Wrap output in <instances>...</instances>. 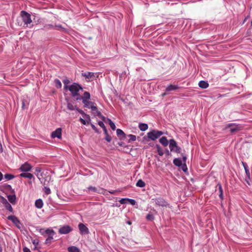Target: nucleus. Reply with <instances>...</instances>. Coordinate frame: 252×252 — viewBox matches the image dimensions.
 <instances>
[{"mask_svg":"<svg viewBox=\"0 0 252 252\" xmlns=\"http://www.w3.org/2000/svg\"><path fill=\"white\" fill-rule=\"evenodd\" d=\"M20 16L23 22L24 23V26L26 27H32L31 25L32 20L31 15L25 11H22L20 13Z\"/></svg>","mask_w":252,"mask_h":252,"instance_id":"obj_1","label":"nucleus"},{"mask_svg":"<svg viewBox=\"0 0 252 252\" xmlns=\"http://www.w3.org/2000/svg\"><path fill=\"white\" fill-rule=\"evenodd\" d=\"M71 93L73 97H79V94L78 92L80 90H82V87L77 83H73L69 86L67 89Z\"/></svg>","mask_w":252,"mask_h":252,"instance_id":"obj_2","label":"nucleus"},{"mask_svg":"<svg viewBox=\"0 0 252 252\" xmlns=\"http://www.w3.org/2000/svg\"><path fill=\"white\" fill-rule=\"evenodd\" d=\"M163 134V132L159 130L152 129L147 133V137L151 140L154 141Z\"/></svg>","mask_w":252,"mask_h":252,"instance_id":"obj_3","label":"nucleus"},{"mask_svg":"<svg viewBox=\"0 0 252 252\" xmlns=\"http://www.w3.org/2000/svg\"><path fill=\"white\" fill-rule=\"evenodd\" d=\"M169 148L171 152H176L177 153H180V148L177 146L176 142L174 139H170L169 140Z\"/></svg>","mask_w":252,"mask_h":252,"instance_id":"obj_4","label":"nucleus"},{"mask_svg":"<svg viewBox=\"0 0 252 252\" xmlns=\"http://www.w3.org/2000/svg\"><path fill=\"white\" fill-rule=\"evenodd\" d=\"M152 201L155 204L159 207H166L168 205L167 202L161 197L153 198Z\"/></svg>","mask_w":252,"mask_h":252,"instance_id":"obj_5","label":"nucleus"},{"mask_svg":"<svg viewBox=\"0 0 252 252\" xmlns=\"http://www.w3.org/2000/svg\"><path fill=\"white\" fill-rule=\"evenodd\" d=\"M226 128H229L230 132L233 133L242 129L243 126L240 125L230 123L226 125Z\"/></svg>","mask_w":252,"mask_h":252,"instance_id":"obj_6","label":"nucleus"},{"mask_svg":"<svg viewBox=\"0 0 252 252\" xmlns=\"http://www.w3.org/2000/svg\"><path fill=\"white\" fill-rule=\"evenodd\" d=\"M39 233L43 236H46V235L48 236L54 235L55 234V231L53 229L49 228H47L46 230L41 228L39 230Z\"/></svg>","mask_w":252,"mask_h":252,"instance_id":"obj_7","label":"nucleus"},{"mask_svg":"<svg viewBox=\"0 0 252 252\" xmlns=\"http://www.w3.org/2000/svg\"><path fill=\"white\" fill-rule=\"evenodd\" d=\"M78 228L82 235L87 234L89 232L88 228L83 223H80L78 224Z\"/></svg>","mask_w":252,"mask_h":252,"instance_id":"obj_8","label":"nucleus"},{"mask_svg":"<svg viewBox=\"0 0 252 252\" xmlns=\"http://www.w3.org/2000/svg\"><path fill=\"white\" fill-rule=\"evenodd\" d=\"M83 103L84 104L85 107L91 108L92 111L96 110V106L94 105V104L93 102L85 99L83 100Z\"/></svg>","mask_w":252,"mask_h":252,"instance_id":"obj_9","label":"nucleus"},{"mask_svg":"<svg viewBox=\"0 0 252 252\" xmlns=\"http://www.w3.org/2000/svg\"><path fill=\"white\" fill-rule=\"evenodd\" d=\"M72 231V228L69 225H65L61 227L59 230V232L62 234H65Z\"/></svg>","mask_w":252,"mask_h":252,"instance_id":"obj_10","label":"nucleus"},{"mask_svg":"<svg viewBox=\"0 0 252 252\" xmlns=\"http://www.w3.org/2000/svg\"><path fill=\"white\" fill-rule=\"evenodd\" d=\"M51 137L55 138L56 137L60 139L62 137V128H58L51 133Z\"/></svg>","mask_w":252,"mask_h":252,"instance_id":"obj_11","label":"nucleus"},{"mask_svg":"<svg viewBox=\"0 0 252 252\" xmlns=\"http://www.w3.org/2000/svg\"><path fill=\"white\" fill-rule=\"evenodd\" d=\"M31 169L32 166L28 162H25L22 164L20 168V170L22 172H28L30 171Z\"/></svg>","mask_w":252,"mask_h":252,"instance_id":"obj_12","label":"nucleus"},{"mask_svg":"<svg viewBox=\"0 0 252 252\" xmlns=\"http://www.w3.org/2000/svg\"><path fill=\"white\" fill-rule=\"evenodd\" d=\"M98 125L103 128V131L105 133V134L106 135V136L105 137V139L108 141V142H110V137H109V136L108 135V133H107V129L105 126V125L104 124V123L101 122V121H99L98 123Z\"/></svg>","mask_w":252,"mask_h":252,"instance_id":"obj_13","label":"nucleus"},{"mask_svg":"<svg viewBox=\"0 0 252 252\" xmlns=\"http://www.w3.org/2000/svg\"><path fill=\"white\" fill-rule=\"evenodd\" d=\"M7 219L11 220L18 227H20V221L15 216H9L7 217Z\"/></svg>","mask_w":252,"mask_h":252,"instance_id":"obj_14","label":"nucleus"},{"mask_svg":"<svg viewBox=\"0 0 252 252\" xmlns=\"http://www.w3.org/2000/svg\"><path fill=\"white\" fill-rule=\"evenodd\" d=\"M90 94L89 93L87 92H85L84 93V94H83V96H81L80 95H79V97H76V100H82V101L83 100H87L90 99Z\"/></svg>","mask_w":252,"mask_h":252,"instance_id":"obj_15","label":"nucleus"},{"mask_svg":"<svg viewBox=\"0 0 252 252\" xmlns=\"http://www.w3.org/2000/svg\"><path fill=\"white\" fill-rule=\"evenodd\" d=\"M159 141L164 147H166L168 145V143H169V141L168 142L166 137L165 136L161 137Z\"/></svg>","mask_w":252,"mask_h":252,"instance_id":"obj_16","label":"nucleus"},{"mask_svg":"<svg viewBox=\"0 0 252 252\" xmlns=\"http://www.w3.org/2000/svg\"><path fill=\"white\" fill-rule=\"evenodd\" d=\"M116 133L118 137L120 139H123L125 138L126 135L123 131L120 129H117Z\"/></svg>","mask_w":252,"mask_h":252,"instance_id":"obj_17","label":"nucleus"},{"mask_svg":"<svg viewBox=\"0 0 252 252\" xmlns=\"http://www.w3.org/2000/svg\"><path fill=\"white\" fill-rule=\"evenodd\" d=\"M242 165L244 168L246 176L250 179V173L248 168V166L246 162H242Z\"/></svg>","mask_w":252,"mask_h":252,"instance_id":"obj_18","label":"nucleus"},{"mask_svg":"<svg viewBox=\"0 0 252 252\" xmlns=\"http://www.w3.org/2000/svg\"><path fill=\"white\" fill-rule=\"evenodd\" d=\"M198 85L199 87H200L201 88L206 89L208 87L209 84L207 82L202 80L199 82Z\"/></svg>","mask_w":252,"mask_h":252,"instance_id":"obj_19","label":"nucleus"},{"mask_svg":"<svg viewBox=\"0 0 252 252\" xmlns=\"http://www.w3.org/2000/svg\"><path fill=\"white\" fill-rule=\"evenodd\" d=\"M3 203L5 204V207L7 210L12 212L13 211V208L11 205L7 202L6 199L3 198Z\"/></svg>","mask_w":252,"mask_h":252,"instance_id":"obj_20","label":"nucleus"},{"mask_svg":"<svg viewBox=\"0 0 252 252\" xmlns=\"http://www.w3.org/2000/svg\"><path fill=\"white\" fill-rule=\"evenodd\" d=\"M178 89H179V87L177 85H170L166 87V91L170 92V91L177 90Z\"/></svg>","mask_w":252,"mask_h":252,"instance_id":"obj_21","label":"nucleus"},{"mask_svg":"<svg viewBox=\"0 0 252 252\" xmlns=\"http://www.w3.org/2000/svg\"><path fill=\"white\" fill-rule=\"evenodd\" d=\"M156 148L158 155L160 156H162L164 154L163 149L158 144L156 145Z\"/></svg>","mask_w":252,"mask_h":252,"instance_id":"obj_22","label":"nucleus"},{"mask_svg":"<svg viewBox=\"0 0 252 252\" xmlns=\"http://www.w3.org/2000/svg\"><path fill=\"white\" fill-rule=\"evenodd\" d=\"M43 201L41 199H38L35 202V206L38 209H41L43 207Z\"/></svg>","mask_w":252,"mask_h":252,"instance_id":"obj_23","label":"nucleus"},{"mask_svg":"<svg viewBox=\"0 0 252 252\" xmlns=\"http://www.w3.org/2000/svg\"><path fill=\"white\" fill-rule=\"evenodd\" d=\"M7 198L10 203H11L12 204H15V203H16L15 195H9L7 196Z\"/></svg>","mask_w":252,"mask_h":252,"instance_id":"obj_24","label":"nucleus"},{"mask_svg":"<svg viewBox=\"0 0 252 252\" xmlns=\"http://www.w3.org/2000/svg\"><path fill=\"white\" fill-rule=\"evenodd\" d=\"M20 176L22 177L29 179H32L33 177V175L30 173H22L20 174Z\"/></svg>","mask_w":252,"mask_h":252,"instance_id":"obj_25","label":"nucleus"},{"mask_svg":"<svg viewBox=\"0 0 252 252\" xmlns=\"http://www.w3.org/2000/svg\"><path fill=\"white\" fill-rule=\"evenodd\" d=\"M82 75L88 79H91L94 76V73L87 72L82 73Z\"/></svg>","mask_w":252,"mask_h":252,"instance_id":"obj_26","label":"nucleus"},{"mask_svg":"<svg viewBox=\"0 0 252 252\" xmlns=\"http://www.w3.org/2000/svg\"><path fill=\"white\" fill-rule=\"evenodd\" d=\"M139 128L141 131H145L148 128V125L146 124L141 123L139 125Z\"/></svg>","mask_w":252,"mask_h":252,"instance_id":"obj_27","label":"nucleus"},{"mask_svg":"<svg viewBox=\"0 0 252 252\" xmlns=\"http://www.w3.org/2000/svg\"><path fill=\"white\" fill-rule=\"evenodd\" d=\"M173 163L177 166L180 167L182 165V161L180 158H175L173 160Z\"/></svg>","mask_w":252,"mask_h":252,"instance_id":"obj_28","label":"nucleus"},{"mask_svg":"<svg viewBox=\"0 0 252 252\" xmlns=\"http://www.w3.org/2000/svg\"><path fill=\"white\" fill-rule=\"evenodd\" d=\"M67 108L68 110L73 111L76 109V106L74 105L70 102H68L67 103Z\"/></svg>","mask_w":252,"mask_h":252,"instance_id":"obj_29","label":"nucleus"},{"mask_svg":"<svg viewBox=\"0 0 252 252\" xmlns=\"http://www.w3.org/2000/svg\"><path fill=\"white\" fill-rule=\"evenodd\" d=\"M67 249L69 252H80L79 250L77 247L74 246L69 247Z\"/></svg>","mask_w":252,"mask_h":252,"instance_id":"obj_30","label":"nucleus"},{"mask_svg":"<svg viewBox=\"0 0 252 252\" xmlns=\"http://www.w3.org/2000/svg\"><path fill=\"white\" fill-rule=\"evenodd\" d=\"M136 186L140 188H143L145 186L146 184L144 181L141 179L139 180L136 183Z\"/></svg>","mask_w":252,"mask_h":252,"instance_id":"obj_31","label":"nucleus"},{"mask_svg":"<svg viewBox=\"0 0 252 252\" xmlns=\"http://www.w3.org/2000/svg\"><path fill=\"white\" fill-rule=\"evenodd\" d=\"M63 82L64 84V89L65 90H67L69 87V86H67V85L70 83L69 80L66 78L63 80Z\"/></svg>","mask_w":252,"mask_h":252,"instance_id":"obj_32","label":"nucleus"},{"mask_svg":"<svg viewBox=\"0 0 252 252\" xmlns=\"http://www.w3.org/2000/svg\"><path fill=\"white\" fill-rule=\"evenodd\" d=\"M15 176L13 175L10 174H6L4 175V178L7 180H10L14 179Z\"/></svg>","mask_w":252,"mask_h":252,"instance_id":"obj_33","label":"nucleus"},{"mask_svg":"<svg viewBox=\"0 0 252 252\" xmlns=\"http://www.w3.org/2000/svg\"><path fill=\"white\" fill-rule=\"evenodd\" d=\"M55 85H56V87L57 88H61L62 87V83L61 82V81L59 80V79H55Z\"/></svg>","mask_w":252,"mask_h":252,"instance_id":"obj_34","label":"nucleus"},{"mask_svg":"<svg viewBox=\"0 0 252 252\" xmlns=\"http://www.w3.org/2000/svg\"><path fill=\"white\" fill-rule=\"evenodd\" d=\"M53 236L54 235L48 236V237L45 240V244H51V241L53 239Z\"/></svg>","mask_w":252,"mask_h":252,"instance_id":"obj_35","label":"nucleus"},{"mask_svg":"<svg viewBox=\"0 0 252 252\" xmlns=\"http://www.w3.org/2000/svg\"><path fill=\"white\" fill-rule=\"evenodd\" d=\"M92 112L94 114V116H98L99 117H100V116H101V113L97 110V109L96 107L95 111H92Z\"/></svg>","mask_w":252,"mask_h":252,"instance_id":"obj_36","label":"nucleus"},{"mask_svg":"<svg viewBox=\"0 0 252 252\" xmlns=\"http://www.w3.org/2000/svg\"><path fill=\"white\" fill-rule=\"evenodd\" d=\"M218 186L219 187V191H220V197L222 199V196H223V191H222V187H221V186L220 184H218Z\"/></svg>","mask_w":252,"mask_h":252,"instance_id":"obj_37","label":"nucleus"},{"mask_svg":"<svg viewBox=\"0 0 252 252\" xmlns=\"http://www.w3.org/2000/svg\"><path fill=\"white\" fill-rule=\"evenodd\" d=\"M75 110H76L81 114L84 115L85 116H86L87 117L90 118V116L86 114L81 109L76 107Z\"/></svg>","mask_w":252,"mask_h":252,"instance_id":"obj_38","label":"nucleus"},{"mask_svg":"<svg viewBox=\"0 0 252 252\" xmlns=\"http://www.w3.org/2000/svg\"><path fill=\"white\" fill-rule=\"evenodd\" d=\"M146 219L148 220H154V216L151 214H148L147 216H146Z\"/></svg>","mask_w":252,"mask_h":252,"instance_id":"obj_39","label":"nucleus"},{"mask_svg":"<svg viewBox=\"0 0 252 252\" xmlns=\"http://www.w3.org/2000/svg\"><path fill=\"white\" fill-rule=\"evenodd\" d=\"M44 28L46 30H50L54 28V26L51 24H47L44 26Z\"/></svg>","mask_w":252,"mask_h":252,"instance_id":"obj_40","label":"nucleus"},{"mask_svg":"<svg viewBox=\"0 0 252 252\" xmlns=\"http://www.w3.org/2000/svg\"><path fill=\"white\" fill-rule=\"evenodd\" d=\"M128 136L130 138L129 141H134L136 140V137L135 135L129 134Z\"/></svg>","mask_w":252,"mask_h":252,"instance_id":"obj_41","label":"nucleus"},{"mask_svg":"<svg viewBox=\"0 0 252 252\" xmlns=\"http://www.w3.org/2000/svg\"><path fill=\"white\" fill-rule=\"evenodd\" d=\"M121 204H126L128 203V198H122L120 200Z\"/></svg>","mask_w":252,"mask_h":252,"instance_id":"obj_42","label":"nucleus"},{"mask_svg":"<svg viewBox=\"0 0 252 252\" xmlns=\"http://www.w3.org/2000/svg\"><path fill=\"white\" fill-rule=\"evenodd\" d=\"M44 192L46 194H49L51 193V190L48 187H44Z\"/></svg>","mask_w":252,"mask_h":252,"instance_id":"obj_43","label":"nucleus"},{"mask_svg":"<svg viewBox=\"0 0 252 252\" xmlns=\"http://www.w3.org/2000/svg\"><path fill=\"white\" fill-rule=\"evenodd\" d=\"M89 191H91L93 192H96L97 191V189L95 187H90L88 188Z\"/></svg>","mask_w":252,"mask_h":252,"instance_id":"obj_44","label":"nucleus"},{"mask_svg":"<svg viewBox=\"0 0 252 252\" xmlns=\"http://www.w3.org/2000/svg\"><path fill=\"white\" fill-rule=\"evenodd\" d=\"M128 202L132 205H134L135 204L136 201L134 199L128 198Z\"/></svg>","mask_w":252,"mask_h":252,"instance_id":"obj_45","label":"nucleus"},{"mask_svg":"<svg viewBox=\"0 0 252 252\" xmlns=\"http://www.w3.org/2000/svg\"><path fill=\"white\" fill-rule=\"evenodd\" d=\"M54 27H56L59 29H61L62 30V31H64L65 30V29L63 28L62 26V25H56Z\"/></svg>","mask_w":252,"mask_h":252,"instance_id":"obj_46","label":"nucleus"},{"mask_svg":"<svg viewBox=\"0 0 252 252\" xmlns=\"http://www.w3.org/2000/svg\"><path fill=\"white\" fill-rule=\"evenodd\" d=\"M38 242L37 239H34L32 241V243L35 246H36L38 244Z\"/></svg>","mask_w":252,"mask_h":252,"instance_id":"obj_47","label":"nucleus"},{"mask_svg":"<svg viewBox=\"0 0 252 252\" xmlns=\"http://www.w3.org/2000/svg\"><path fill=\"white\" fill-rule=\"evenodd\" d=\"M79 121H80V122L82 124H83V125H85L86 124V121H85L84 119H82V118H80L79 119Z\"/></svg>","mask_w":252,"mask_h":252,"instance_id":"obj_48","label":"nucleus"},{"mask_svg":"<svg viewBox=\"0 0 252 252\" xmlns=\"http://www.w3.org/2000/svg\"><path fill=\"white\" fill-rule=\"evenodd\" d=\"M182 170L184 171V172H186V171L187 170V167L186 166V165L185 164H184L183 166H182Z\"/></svg>","mask_w":252,"mask_h":252,"instance_id":"obj_49","label":"nucleus"},{"mask_svg":"<svg viewBox=\"0 0 252 252\" xmlns=\"http://www.w3.org/2000/svg\"><path fill=\"white\" fill-rule=\"evenodd\" d=\"M23 252H32L29 248H28L27 247H24L23 248Z\"/></svg>","mask_w":252,"mask_h":252,"instance_id":"obj_50","label":"nucleus"},{"mask_svg":"<svg viewBox=\"0 0 252 252\" xmlns=\"http://www.w3.org/2000/svg\"><path fill=\"white\" fill-rule=\"evenodd\" d=\"M116 128V127L115 124L111 121V129L115 130Z\"/></svg>","mask_w":252,"mask_h":252,"instance_id":"obj_51","label":"nucleus"},{"mask_svg":"<svg viewBox=\"0 0 252 252\" xmlns=\"http://www.w3.org/2000/svg\"><path fill=\"white\" fill-rule=\"evenodd\" d=\"M91 126H92V128L94 130H95V132H98V130H97L96 127L95 126H94V125L92 124L91 125Z\"/></svg>","mask_w":252,"mask_h":252,"instance_id":"obj_52","label":"nucleus"},{"mask_svg":"<svg viewBox=\"0 0 252 252\" xmlns=\"http://www.w3.org/2000/svg\"><path fill=\"white\" fill-rule=\"evenodd\" d=\"M3 175L0 172V181H1L2 179Z\"/></svg>","mask_w":252,"mask_h":252,"instance_id":"obj_53","label":"nucleus"},{"mask_svg":"<svg viewBox=\"0 0 252 252\" xmlns=\"http://www.w3.org/2000/svg\"><path fill=\"white\" fill-rule=\"evenodd\" d=\"M250 180V179H249L248 177H247V176H246V182L249 184V180Z\"/></svg>","mask_w":252,"mask_h":252,"instance_id":"obj_54","label":"nucleus"},{"mask_svg":"<svg viewBox=\"0 0 252 252\" xmlns=\"http://www.w3.org/2000/svg\"><path fill=\"white\" fill-rule=\"evenodd\" d=\"M126 223L128 224V225H131L132 223L131 221L128 220L126 221Z\"/></svg>","mask_w":252,"mask_h":252,"instance_id":"obj_55","label":"nucleus"},{"mask_svg":"<svg viewBox=\"0 0 252 252\" xmlns=\"http://www.w3.org/2000/svg\"><path fill=\"white\" fill-rule=\"evenodd\" d=\"M0 151L1 153L2 152V148L1 144H0Z\"/></svg>","mask_w":252,"mask_h":252,"instance_id":"obj_56","label":"nucleus"},{"mask_svg":"<svg viewBox=\"0 0 252 252\" xmlns=\"http://www.w3.org/2000/svg\"><path fill=\"white\" fill-rule=\"evenodd\" d=\"M36 171L39 172H40V169L39 168H36Z\"/></svg>","mask_w":252,"mask_h":252,"instance_id":"obj_57","label":"nucleus"},{"mask_svg":"<svg viewBox=\"0 0 252 252\" xmlns=\"http://www.w3.org/2000/svg\"><path fill=\"white\" fill-rule=\"evenodd\" d=\"M183 159H184V161H185L186 160V157H184L183 158Z\"/></svg>","mask_w":252,"mask_h":252,"instance_id":"obj_58","label":"nucleus"},{"mask_svg":"<svg viewBox=\"0 0 252 252\" xmlns=\"http://www.w3.org/2000/svg\"><path fill=\"white\" fill-rule=\"evenodd\" d=\"M24 105H25V104L24 102H23V105H22V107L24 108Z\"/></svg>","mask_w":252,"mask_h":252,"instance_id":"obj_59","label":"nucleus"},{"mask_svg":"<svg viewBox=\"0 0 252 252\" xmlns=\"http://www.w3.org/2000/svg\"><path fill=\"white\" fill-rule=\"evenodd\" d=\"M165 95V93H164V94H162V95H163V96H164V95Z\"/></svg>","mask_w":252,"mask_h":252,"instance_id":"obj_60","label":"nucleus"},{"mask_svg":"<svg viewBox=\"0 0 252 252\" xmlns=\"http://www.w3.org/2000/svg\"><path fill=\"white\" fill-rule=\"evenodd\" d=\"M36 246H35V248H34V250L36 249Z\"/></svg>","mask_w":252,"mask_h":252,"instance_id":"obj_61","label":"nucleus"}]
</instances>
